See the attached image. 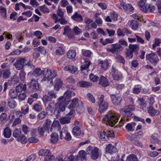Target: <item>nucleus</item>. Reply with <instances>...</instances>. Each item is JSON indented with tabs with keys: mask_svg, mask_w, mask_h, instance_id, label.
<instances>
[{
	"mask_svg": "<svg viewBox=\"0 0 161 161\" xmlns=\"http://www.w3.org/2000/svg\"><path fill=\"white\" fill-rule=\"evenodd\" d=\"M70 102V91L69 90L66 91L63 96L58 98L57 103L55 104L53 102L49 103L46 108V111L47 112H50L51 114L56 115V117L58 118L60 112L65 111V107H67Z\"/></svg>",
	"mask_w": 161,
	"mask_h": 161,
	"instance_id": "obj_1",
	"label": "nucleus"
},
{
	"mask_svg": "<svg viewBox=\"0 0 161 161\" xmlns=\"http://www.w3.org/2000/svg\"><path fill=\"white\" fill-rule=\"evenodd\" d=\"M103 120L105 121L106 125L113 126L118 122L119 118L117 114L110 111L103 118Z\"/></svg>",
	"mask_w": 161,
	"mask_h": 161,
	"instance_id": "obj_2",
	"label": "nucleus"
},
{
	"mask_svg": "<svg viewBox=\"0 0 161 161\" xmlns=\"http://www.w3.org/2000/svg\"><path fill=\"white\" fill-rule=\"evenodd\" d=\"M57 72L55 70H53V71L50 69L47 68H45L43 72V76L42 81H51L53 79L55 78L57 75Z\"/></svg>",
	"mask_w": 161,
	"mask_h": 161,
	"instance_id": "obj_3",
	"label": "nucleus"
},
{
	"mask_svg": "<svg viewBox=\"0 0 161 161\" xmlns=\"http://www.w3.org/2000/svg\"><path fill=\"white\" fill-rule=\"evenodd\" d=\"M146 0H140L138 5L140 10H155V6L152 4H146Z\"/></svg>",
	"mask_w": 161,
	"mask_h": 161,
	"instance_id": "obj_4",
	"label": "nucleus"
},
{
	"mask_svg": "<svg viewBox=\"0 0 161 161\" xmlns=\"http://www.w3.org/2000/svg\"><path fill=\"white\" fill-rule=\"evenodd\" d=\"M134 109V106L133 105H130L121 109L119 111L120 113L123 115L130 116L132 114V111Z\"/></svg>",
	"mask_w": 161,
	"mask_h": 161,
	"instance_id": "obj_5",
	"label": "nucleus"
},
{
	"mask_svg": "<svg viewBox=\"0 0 161 161\" xmlns=\"http://www.w3.org/2000/svg\"><path fill=\"white\" fill-rule=\"evenodd\" d=\"M86 151L91 152V157L93 159H96L99 156L98 149L96 147L89 146L86 148Z\"/></svg>",
	"mask_w": 161,
	"mask_h": 161,
	"instance_id": "obj_6",
	"label": "nucleus"
},
{
	"mask_svg": "<svg viewBox=\"0 0 161 161\" xmlns=\"http://www.w3.org/2000/svg\"><path fill=\"white\" fill-rule=\"evenodd\" d=\"M86 153L84 150L80 151L78 155L75 157L73 155H71V161H77L80 157L81 161H86Z\"/></svg>",
	"mask_w": 161,
	"mask_h": 161,
	"instance_id": "obj_7",
	"label": "nucleus"
},
{
	"mask_svg": "<svg viewBox=\"0 0 161 161\" xmlns=\"http://www.w3.org/2000/svg\"><path fill=\"white\" fill-rule=\"evenodd\" d=\"M146 58L154 66H155L159 60L157 55L154 53H152L146 55Z\"/></svg>",
	"mask_w": 161,
	"mask_h": 161,
	"instance_id": "obj_8",
	"label": "nucleus"
},
{
	"mask_svg": "<svg viewBox=\"0 0 161 161\" xmlns=\"http://www.w3.org/2000/svg\"><path fill=\"white\" fill-rule=\"evenodd\" d=\"M114 135L113 133H111L110 131L107 130L106 132L103 131L100 133L99 137L103 141H107L109 137H114Z\"/></svg>",
	"mask_w": 161,
	"mask_h": 161,
	"instance_id": "obj_9",
	"label": "nucleus"
},
{
	"mask_svg": "<svg viewBox=\"0 0 161 161\" xmlns=\"http://www.w3.org/2000/svg\"><path fill=\"white\" fill-rule=\"evenodd\" d=\"M26 61V58H18L14 64V65L16 69L18 70L22 69L24 67V63Z\"/></svg>",
	"mask_w": 161,
	"mask_h": 161,
	"instance_id": "obj_10",
	"label": "nucleus"
},
{
	"mask_svg": "<svg viewBox=\"0 0 161 161\" xmlns=\"http://www.w3.org/2000/svg\"><path fill=\"white\" fill-rule=\"evenodd\" d=\"M73 125L75 126L72 130L73 134L75 136H79L81 133V130L79 127L80 125L79 122L76 120L73 123Z\"/></svg>",
	"mask_w": 161,
	"mask_h": 161,
	"instance_id": "obj_11",
	"label": "nucleus"
},
{
	"mask_svg": "<svg viewBox=\"0 0 161 161\" xmlns=\"http://www.w3.org/2000/svg\"><path fill=\"white\" fill-rule=\"evenodd\" d=\"M112 47L107 50L112 53H119L123 49L122 47L119 44H114L111 45Z\"/></svg>",
	"mask_w": 161,
	"mask_h": 161,
	"instance_id": "obj_12",
	"label": "nucleus"
},
{
	"mask_svg": "<svg viewBox=\"0 0 161 161\" xmlns=\"http://www.w3.org/2000/svg\"><path fill=\"white\" fill-rule=\"evenodd\" d=\"M111 101L114 105L118 106L120 105L122 100V97L121 96H117L113 94L110 95Z\"/></svg>",
	"mask_w": 161,
	"mask_h": 161,
	"instance_id": "obj_13",
	"label": "nucleus"
},
{
	"mask_svg": "<svg viewBox=\"0 0 161 161\" xmlns=\"http://www.w3.org/2000/svg\"><path fill=\"white\" fill-rule=\"evenodd\" d=\"M63 82L59 78H56L54 81V89L55 91H58L62 87Z\"/></svg>",
	"mask_w": 161,
	"mask_h": 161,
	"instance_id": "obj_14",
	"label": "nucleus"
},
{
	"mask_svg": "<svg viewBox=\"0 0 161 161\" xmlns=\"http://www.w3.org/2000/svg\"><path fill=\"white\" fill-rule=\"evenodd\" d=\"M70 121V111L66 115L65 117H62L59 119V121L62 124H68Z\"/></svg>",
	"mask_w": 161,
	"mask_h": 161,
	"instance_id": "obj_15",
	"label": "nucleus"
},
{
	"mask_svg": "<svg viewBox=\"0 0 161 161\" xmlns=\"http://www.w3.org/2000/svg\"><path fill=\"white\" fill-rule=\"evenodd\" d=\"M61 129L60 125L58 121H54L50 129L51 132L53 130H59Z\"/></svg>",
	"mask_w": 161,
	"mask_h": 161,
	"instance_id": "obj_16",
	"label": "nucleus"
},
{
	"mask_svg": "<svg viewBox=\"0 0 161 161\" xmlns=\"http://www.w3.org/2000/svg\"><path fill=\"white\" fill-rule=\"evenodd\" d=\"M117 149L116 147L111 144H109L106 146V151L107 153L113 154L116 152Z\"/></svg>",
	"mask_w": 161,
	"mask_h": 161,
	"instance_id": "obj_17",
	"label": "nucleus"
},
{
	"mask_svg": "<svg viewBox=\"0 0 161 161\" xmlns=\"http://www.w3.org/2000/svg\"><path fill=\"white\" fill-rule=\"evenodd\" d=\"M99 84L103 86L106 87L109 85L108 81L106 77L101 75L100 78Z\"/></svg>",
	"mask_w": 161,
	"mask_h": 161,
	"instance_id": "obj_18",
	"label": "nucleus"
},
{
	"mask_svg": "<svg viewBox=\"0 0 161 161\" xmlns=\"http://www.w3.org/2000/svg\"><path fill=\"white\" fill-rule=\"evenodd\" d=\"M140 48L137 44H130L129 46V49L133 53H134L135 54L137 55L138 54V51Z\"/></svg>",
	"mask_w": 161,
	"mask_h": 161,
	"instance_id": "obj_19",
	"label": "nucleus"
},
{
	"mask_svg": "<svg viewBox=\"0 0 161 161\" xmlns=\"http://www.w3.org/2000/svg\"><path fill=\"white\" fill-rule=\"evenodd\" d=\"M98 64L100 65L101 69H108L109 66L108 62L107 60L103 61L100 59L98 60Z\"/></svg>",
	"mask_w": 161,
	"mask_h": 161,
	"instance_id": "obj_20",
	"label": "nucleus"
},
{
	"mask_svg": "<svg viewBox=\"0 0 161 161\" xmlns=\"http://www.w3.org/2000/svg\"><path fill=\"white\" fill-rule=\"evenodd\" d=\"M77 85L79 87L88 88L92 86V84L86 81H81L78 83Z\"/></svg>",
	"mask_w": 161,
	"mask_h": 161,
	"instance_id": "obj_21",
	"label": "nucleus"
},
{
	"mask_svg": "<svg viewBox=\"0 0 161 161\" xmlns=\"http://www.w3.org/2000/svg\"><path fill=\"white\" fill-rule=\"evenodd\" d=\"M120 6L123 7L124 10H134L133 7L129 3H126L123 1L120 3Z\"/></svg>",
	"mask_w": 161,
	"mask_h": 161,
	"instance_id": "obj_22",
	"label": "nucleus"
},
{
	"mask_svg": "<svg viewBox=\"0 0 161 161\" xmlns=\"http://www.w3.org/2000/svg\"><path fill=\"white\" fill-rule=\"evenodd\" d=\"M43 70H42L40 68H36L33 71L32 75L36 77H38L42 74Z\"/></svg>",
	"mask_w": 161,
	"mask_h": 161,
	"instance_id": "obj_23",
	"label": "nucleus"
},
{
	"mask_svg": "<svg viewBox=\"0 0 161 161\" xmlns=\"http://www.w3.org/2000/svg\"><path fill=\"white\" fill-rule=\"evenodd\" d=\"M108 103L107 102L99 104V110L101 113H103L108 108Z\"/></svg>",
	"mask_w": 161,
	"mask_h": 161,
	"instance_id": "obj_24",
	"label": "nucleus"
},
{
	"mask_svg": "<svg viewBox=\"0 0 161 161\" xmlns=\"http://www.w3.org/2000/svg\"><path fill=\"white\" fill-rule=\"evenodd\" d=\"M15 89L18 92H21L23 91H25L26 90V85L25 84H19L16 87Z\"/></svg>",
	"mask_w": 161,
	"mask_h": 161,
	"instance_id": "obj_25",
	"label": "nucleus"
},
{
	"mask_svg": "<svg viewBox=\"0 0 161 161\" xmlns=\"http://www.w3.org/2000/svg\"><path fill=\"white\" fill-rule=\"evenodd\" d=\"M58 140V135L56 132H53L51 135L50 141L53 144H56Z\"/></svg>",
	"mask_w": 161,
	"mask_h": 161,
	"instance_id": "obj_26",
	"label": "nucleus"
},
{
	"mask_svg": "<svg viewBox=\"0 0 161 161\" xmlns=\"http://www.w3.org/2000/svg\"><path fill=\"white\" fill-rule=\"evenodd\" d=\"M50 154H51V153L49 149H42L38 152V155L39 156H47L48 155Z\"/></svg>",
	"mask_w": 161,
	"mask_h": 161,
	"instance_id": "obj_27",
	"label": "nucleus"
},
{
	"mask_svg": "<svg viewBox=\"0 0 161 161\" xmlns=\"http://www.w3.org/2000/svg\"><path fill=\"white\" fill-rule=\"evenodd\" d=\"M148 112L152 116H155L157 113L156 115H158L160 114V112L158 111L157 110H155L153 106H150L148 108Z\"/></svg>",
	"mask_w": 161,
	"mask_h": 161,
	"instance_id": "obj_28",
	"label": "nucleus"
},
{
	"mask_svg": "<svg viewBox=\"0 0 161 161\" xmlns=\"http://www.w3.org/2000/svg\"><path fill=\"white\" fill-rule=\"evenodd\" d=\"M11 130L9 127H6L4 129L3 134L5 138H9L11 135Z\"/></svg>",
	"mask_w": 161,
	"mask_h": 161,
	"instance_id": "obj_29",
	"label": "nucleus"
},
{
	"mask_svg": "<svg viewBox=\"0 0 161 161\" xmlns=\"http://www.w3.org/2000/svg\"><path fill=\"white\" fill-rule=\"evenodd\" d=\"M2 73V77L4 79L9 78L11 74L10 70L8 69L3 70Z\"/></svg>",
	"mask_w": 161,
	"mask_h": 161,
	"instance_id": "obj_30",
	"label": "nucleus"
},
{
	"mask_svg": "<svg viewBox=\"0 0 161 161\" xmlns=\"http://www.w3.org/2000/svg\"><path fill=\"white\" fill-rule=\"evenodd\" d=\"M63 34L68 38H70V28L69 26L66 25L64 27Z\"/></svg>",
	"mask_w": 161,
	"mask_h": 161,
	"instance_id": "obj_31",
	"label": "nucleus"
},
{
	"mask_svg": "<svg viewBox=\"0 0 161 161\" xmlns=\"http://www.w3.org/2000/svg\"><path fill=\"white\" fill-rule=\"evenodd\" d=\"M31 85L32 86L34 89L36 90H40L39 86L38 83V81L35 79H32L31 82Z\"/></svg>",
	"mask_w": 161,
	"mask_h": 161,
	"instance_id": "obj_32",
	"label": "nucleus"
},
{
	"mask_svg": "<svg viewBox=\"0 0 161 161\" xmlns=\"http://www.w3.org/2000/svg\"><path fill=\"white\" fill-rule=\"evenodd\" d=\"M8 106L11 108H15L17 106V103L13 99H9L8 102Z\"/></svg>",
	"mask_w": 161,
	"mask_h": 161,
	"instance_id": "obj_33",
	"label": "nucleus"
},
{
	"mask_svg": "<svg viewBox=\"0 0 161 161\" xmlns=\"http://www.w3.org/2000/svg\"><path fill=\"white\" fill-rule=\"evenodd\" d=\"M71 18H72L73 20L77 22H81L83 20V18L81 16L77 13L72 16Z\"/></svg>",
	"mask_w": 161,
	"mask_h": 161,
	"instance_id": "obj_34",
	"label": "nucleus"
},
{
	"mask_svg": "<svg viewBox=\"0 0 161 161\" xmlns=\"http://www.w3.org/2000/svg\"><path fill=\"white\" fill-rule=\"evenodd\" d=\"M9 95L12 99L16 98L18 97V92L16 90L11 89L9 91Z\"/></svg>",
	"mask_w": 161,
	"mask_h": 161,
	"instance_id": "obj_35",
	"label": "nucleus"
},
{
	"mask_svg": "<svg viewBox=\"0 0 161 161\" xmlns=\"http://www.w3.org/2000/svg\"><path fill=\"white\" fill-rule=\"evenodd\" d=\"M138 25L139 24L137 21L133 20L131 21L130 26L132 29L136 30L138 28Z\"/></svg>",
	"mask_w": 161,
	"mask_h": 161,
	"instance_id": "obj_36",
	"label": "nucleus"
},
{
	"mask_svg": "<svg viewBox=\"0 0 161 161\" xmlns=\"http://www.w3.org/2000/svg\"><path fill=\"white\" fill-rule=\"evenodd\" d=\"M79 99L78 98L75 97L71 100V108H77L78 105Z\"/></svg>",
	"mask_w": 161,
	"mask_h": 161,
	"instance_id": "obj_37",
	"label": "nucleus"
},
{
	"mask_svg": "<svg viewBox=\"0 0 161 161\" xmlns=\"http://www.w3.org/2000/svg\"><path fill=\"white\" fill-rule=\"evenodd\" d=\"M67 130L68 129L67 127H65L63 128L61 132H60V139H62L63 138H64L66 134H67V133L68 132Z\"/></svg>",
	"mask_w": 161,
	"mask_h": 161,
	"instance_id": "obj_38",
	"label": "nucleus"
},
{
	"mask_svg": "<svg viewBox=\"0 0 161 161\" xmlns=\"http://www.w3.org/2000/svg\"><path fill=\"white\" fill-rule=\"evenodd\" d=\"M35 51H39L42 54L45 55L46 54V50L45 47L41 46L36 48H34Z\"/></svg>",
	"mask_w": 161,
	"mask_h": 161,
	"instance_id": "obj_39",
	"label": "nucleus"
},
{
	"mask_svg": "<svg viewBox=\"0 0 161 161\" xmlns=\"http://www.w3.org/2000/svg\"><path fill=\"white\" fill-rule=\"evenodd\" d=\"M82 53L84 56L90 58L91 57L92 52L89 50L82 49L81 51Z\"/></svg>",
	"mask_w": 161,
	"mask_h": 161,
	"instance_id": "obj_40",
	"label": "nucleus"
},
{
	"mask_svg": "<svg viewBox=\"0 0 161 161\" xmlns=\"http://www.w3.org/2000/svg\"><path fill=\"white\" fill-rule=\"evenodd\" d=\"M45 131H47V130L43 126L39 127L37 130V131L40 136H44Z\"/></svg>",
	"mask_w": 161,
	"mask_h": 161,
	"instance_id": "obj_41",
	"label": "nucleus"
},
{
	"mask_svg": "<svg viewBox=\"0 0 161 161\" xmlns=\"http://www.w3.org/2000/svg\"><path fill=\"white\" fill-rule=\"evenodd\" d=\"M91 63V62L90 61L85 60L84 64L81 67V70H83L88 69Z\"/></svg>",
	"mask_w": 161,
	"mask_h": 161,
	"instance_id": "obj_42",
	"label": "nucleus"
},
{
	"mask_svg": "<svg viewBox=\"0 0 161 161\" xmlns=\"http://www.w3.org/2000/svg\"><path fill=\"white\" fill-rule=\"evenodd\" d=\"M126 161H138L136 156L132 154L127 157Z\"/></svg>",
	"mask_w": 161,
	"mask_h": 161,
	"instance_id": "obj_43",
	"label": "nucleus"
},
{
	"mask_svg": "<svg viewBox=\"0 0 161 161\" xmlns=\"http://www.w3.org/2000/svg\"><path fill=\"white\" fill-rule=\"evenodd\" d=\"M29 106L27 104H25L21 108V111L23 114L25 115L29 112Z\"/></svg>",
	"mask_w": 161,
	"mask_h": 161,
	"instance_id": "obj_44",
	"label": "nucleus"
},
{
	"mask_svg": "<svg viewBox=\"0 0 161 161\" xmlns=\"http://www.w3.org/2000/svg\"><path fill=\"white\" fill-rule=\"evenodd\" d=\"M17 140L23 144L27 142V139L25 136L23 135H20L17 138Z\"/></svg>",
	"mask_w": 161,
	"mask_h": 161,
	"instance_id": "obj_45",
	"label": "nucleus"
},
{
	"mask_svg": "<svg viewBox=\"0 0 161 161\" xmlns=\"http://www.w3.org/2000/svg\"><path fill=\"white\" fill-rule=\"evenodd\" d=\"M41 38V37H38L37 38H35L34 39L32 45L34 47H36L39 45Z\"/></svg>",
	"mask_w": 161,
	"mask_h": 161,
	"instance_id": "obj_46",
	"label": "nucleus"
},
{
	"mask_svg": "<svg viewBox=\"0 0 161 161\" xmlns=\"http://www.w3.org/2000/svg\"><path fill=\"white\" fill-rule=\"evenodd\" d=\"M52 121L49 119H47L45 122V124L43 126L47 131H48L50 128V126L51 124Z\"/></svg>",
	"mask_w": 161,
	"mask_h": 161,
	"instance_id": "obj_47",
	"label": "nucleus"
},
{
	"mask_svg": "<svg viewBox=\"0 0 161 161\" xmlns=\"http://www.w3.org/2000/svg\"><path fill=\"white\" fill-rule=\"evenodd\" d=\"M21 130L20 129H16L13 133V136L17 138L21 135Z\"/></svg>",
	"mask_w": 161,
	"mask_h": 161,
	"instance_id": "obj_48",
	"label": "nucleus"
},
{
	"mask_svg": "<svg viewBox=\"0 0 161 161\" xmlns=\"http://www.w3.org/2000/svg\"><path fill=\"white\" fill-rule=\"evenodd\" d=\"M112 75L114 80H119L122 79V75L120 72L116 74H112Z\"/></svg>",
	"mask_w": 161,
	"mask_h": 161,
	"instance_id": "obj_49",
	"label": "nucleus"
},
{
	"mask_svg": "<svg viewBox=\"0 0 161 161\" xmlns=\"http://www.w3.org/2000/svg\"><path fill=\"white\" fill-rule=\"evenodd\" d=\"M100 42L103 45H106L108 43H111L113 42V39L107 38L105 40L103 39H100Z\"/></svg>",
	"mask_w": 161,
	"mask_h": 161,
	"instance_id": "obj_50",
	"label": "nucleus"
},
{
	"mask_svg": "<svg viewBox=\"0 0 161 161\" xmlns=\"http://www.w3.org/2000/svg\"><path fill=\"white\" fill-rule=\"evenodd\" d=\"M55 156L53 155H48L44 158L45 161H53L55 160Z\"/></svg>",
	"mask_w": 161,
	"mask_h": 161,
	"instance_id": "obj_51",
	"label": "nucleus"
},
{
	"mask_svg": "<svg viewBox=\"0 0 161 161\" xmlns=\"http://www.w3.org/2000/svg\"><path fill=\"white\" fill-rule=\"evenodd\" d=\"M22 130L24 134L26 135L28 134L30 130V128L25 125H22Z\"/></svg>",
	"mask_w": 161,
	"mask_h": 161,
	"instance_id": "obj_52",
	"label": "nucleus"
},
{
	"mask_svg": "<svg viewBox=\"0 0 161 161\" xmlns=\"http://www.w3.org/2000/svg\"><path fill=\"white\" fill-rule=\"evenodd\" d=\"M116 61L118 63H122L123 64H125V60L122 56L119 55L116 57Z\"/></svg>",
	"mask_w": 161,
	"mask_h": 161,
	"instance_id": "obj_53",
	"label": "nucleus"
},
{
	"mask_svg": "<svg viewBox=\"0 0 161 161\" xmlns=\"http://www.w3.org/2000/svg\"><path fill=\"white\" fill-rule=\"evenodd\" d=\"M89 77L91 80L94 82H97L99 80V77L93 74H90Z\"/></svg>",
	"mask_w": 161,
	"mask_h": 161,
	"instance_id": "obj_54",
	"label": "nucleus"
},
{
	"mask_svg": "<svg viewBox=\"0 0 161 161\" xmlns=\"http://www.w3.org/2000/svg\"><path fill=\"white\" fill-rule=\"evenodd\" d=\"M25 75L26 73L23 70H22L20 71L19 73V76L21 81H25Z\"/></svg>",
	"mask_w": 161,
	"mask_h": 161,
	"instance_id": "obj_55",
	"label": "nucleus"
},
{
	"mask_svg": "<svg viewBox=\"0 0 161 161\" xmlns=\"http://www.w3.org/2000/svg\"><path fill=\"white\" fill-rule=\"evenodd\" d=\"M18 99L19 101L24 100L26 97V93L24 92L19 93L18 96Z\"/></svg>",
	"mask_w": 161,
	"mask_h": 161,
	"instance_id": "obj_56",
	"label": "nucleus"
},
{
	"mask_svg": "<svg viewBox=\"0 0 161 161\" xmlns=\"http://www.w3.org/2000/svg\"><path fill=\"white\" fill-rule=\"evenodd\" d=\"M28 141L31 143H36L39 142V140L35 137L32 136L29 138Z\"/></svg>",
	"mask_w": 161,
	"mask_h": 161,
	"instance_id": "obj_57",
	"label": "nucleus"
},
{
	"mask_svg": "<svg viewBox=\"0 0 161 161\" xmlns=\"http://www.w3.org/2000/svg\"><path fill=\"white\" fill-rule=\"evenodd\" d=\"M33 108L36 111L39 112L42 110V107L40 105L36 103L34 105Z\"/></svg>",
	"mask_w": 161,
	"mask_h": 161,
	"instance_id": "obj_58",
	"label": "nucleus"
},
{
	"mask_svg": "<svg viewBox=\"0 0 161 161\" xmlns=\"http://www.w3.org/2000/svg\"><path fill=\"white\" fill-rule=\"evenodd\" d=\"M47 114V112H45L44 111H42L38 115V117L40 119H44L46 115Z\"/></svg>",
	"mask_w": 161,
	"mask_h": 161,
	"instance_id": "obj_59",
	"label": "nucleus"
},
{
	"mask_svg": "<svg viewBox=\"0 0 161 161\" xmlns=\"http://www.w3.org/2000/svg\"><path fill=\"white\" fill-rule=\"evenodd\" d=\"M125 54L126 57H128L129 58H132L133 57V53L128 49H127Z\"/></svg>",
	"mask_w": 161,
	"mask_h": 161,
	"instance_id": "obj_60",
	"label": "nucleus"
},
{
	"mask_svg": "<svg viewBox=\"0 0 161 161\" xmlns=\"http://www.w3.org/2000/svg\"><path fill=\"white\" fill-rule=\"evenodd\" d=\"M110 17L112 19H113L114 21H117L118 18V14L114 11H113L110 14Z\"/></svg>",
	"mask_w": 161,
	"mask_h": 161,
	"instance_id": "obj_61",
	"label": "nucleus"
},
{
	"mask_svg": "<svg viewBox=\"0 0 161 161\" xmlns=\"http://www.w3.org/2000/svg\"><path fill=\"white\" fill-rule=\"evenodd\" d=\"M21 122V120L20 118H16L14 120L13 124L12 125V126L14 127L20 124Z\"/></svg>",
	"mask_w": 161,
	"mask_h": 161,
	"instance_id": "obj_62",
	"label": "nucleus"
},
{
	"mask_svg": "<svg viewBox=\"0 0 161 161\" xmlns=\"http://www.w3.org/2000/svg\"><path fill=\"white\" fill-rule=\"evenodd\" d=\"M64 51L62 47H59L56 50V53L57 55H62L64 53Z\"/></svg>",
	"mask_w": 161,
	"mask_h": 161,
	"instance_id": "obj_63",
	"label": "nucleus"
},
{
	"mask_svg": "<svg viewBox=\"0 0 161 161\" xmlns=\"http://www.w3.org/2000/svg\"><path fill=\"white\" fill-rule=\"evenodd\" d=\"M87 96L89 98L90 100L92 103H94L95 102L96 100L94 97L90 93H88L87 94Z\"/></svg>",
	"mask_w": 161,
	"mask_h": 161,
	"instance_id": "obj_64",
	"label": "nucleus"
}]
</instances>
